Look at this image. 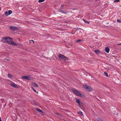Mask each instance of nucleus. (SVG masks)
I'll return each instance as SVG.
<instances>
[{"label": "nucleus", "mask_w": 121, "mask_h": 121, "mask_svg": "<svg viewBox=\"0 0 121 121\" xmlns=\"http://www.w3.org/2000/svg\"><path fill=\"white\" fill-rule=\"evenodd\" d=\"M0 121H2L1 120V118H0Z\"/></svg>", "instance_id": "nucleus-35"}, {"label": "nucleus", "mask_w": 121, "mask_h": 121, "mask_svg": "<svg viewBox=\"0 0 121 121\" xmlns=\"http://www.w3.org/2000/svg\"><path fill=\"white\" fill-rule=\"evenodd\" d=\"M6 59L8 61H9V60L8 59Z\"/></svg>", "instance_id": "nucleus-34"}, {"label": "nucleus", "mask_w": 121, "mask_h": 121, "mask_svg": "<svg viewBox=\"0 0 121 121\" xmlns=\"http://www.w3.org/2000/svg\"><path fill=\"white\" fill-rule=\"evenodd\" d=\"M5 15H6V16H8L9 15V14H8V12H7V11H6L5 12Z\"/></svg>", "instance_id": "nucleus-24"}, {"label": "nucleus", "mask_w": 121, "mask_h": 121, "mask_svg": "<svg viewBox=\"0 0 121 121\" xmlns=\"http://www.w3.org/2000/svg\"><path fill=\"white\" fill-rule=\"evenodd\" d=\"M13 40V39L12 38H11L10 37H9L8 39L6 42V43H8L9 44H11Z\"/></svg>", "instance_id": "nucleus-4"}, {"label": "nucleus", "mask_w": 121, "mask_h": 121, "mask_svg": "<svg viewBox=\"0 0 121 121\" xmlns=\"http://www.w3.org/2000/svg\"><path fill=\"white\" fill-rule=\"evenodd\" d=\"M97 119L98 121H103L101 119L99 118H98Z\"/></svg>", "instance_id": "nucleus-22"}, {"label": "nucleus", "mask_w": 121, "mask_h": 121, "mask_svg": "<svg viewBox=\"0 0 121 121\" xmlns=\"http://www.w3.org/2000/svg\"><path fill=\"white\" fill-rule=\"evenodd\" d=\"M83 20L85 23H87L88 24H89L90 23V22H89L87 21L84 19H83Z\"/></svg>", "instance_id": "nucleus-15"}, {"label": "nucleus", "mask_w": 121, "mask_h": 121, "mask_svg": "<svg viewBox=\"0 0 121 121\" xmlns=\"http://www.w3.org/2000/svg\"><path fill=\"white\" fill-rule=\"evenodd\" d=\"M64 6V5L63 4H61V7L59 9V11L60 12H61L63 13L66 14L67 13V12H63L62 9H63V7Z\"/></svg>", "instance_id": "nucleus-6"}, {"label": "nucleus", "mask_w": 121, "mask_h": 121, "mask_svg": "<svg viewBox=\"0 0 121 121\" xmlns=\"http://www.w3.org/2000/svg\"><path fill=\"white\" fill-rule=\"evenodd\" d=\"M79 29H81L79 28Z\"/></svg>", "instance_id": "nucleus-36"}, {"label": "nucleus", "mask_w": 121, "mask_h": 121, "mask_svg": "<svg viewBox=\"0 0 121 121\" xmlns=\"http://www.w3.org/2000/svg\"><path fill=\"white\" fill-rule=\"evenodd\" d=\"M11 44L17 46V44L15 42L12 41Z\"/></svg>", "instance_id": "nucleus-12"}, {"label": "nucleus", "mask_w": 121, "mask_h": 121, "mask_svg": "<svg viewBox=\"0 0 121 121\" xmlns=\"http://www.w3.org/2000/svg\"><path fill=\"white\" fill-rule=\"evenodd\" d=\"M8 76L9 78H12L13 77L12 75L11 74L9 73L8 74Z\"/></svg>", "instance_id": "nucleus-17"}, {"label": "nucleus", "mask_w": 121, "mask_h": 121, "mask_svg": "<svg viewBox=\"0 0 121 121\" xmlns=\"http://www.w3.org/2000/svg\"><path fill=\"white\" fill-rule=\"evenodd\" d=\"M56 114H57V115H59V113H56Z\"/></svg>", "instance_id": "nucleus-31"}, {"label": "nucleus", "mask_w": 121, "mask_h": 121, "mask_svg": "<svg viewBox=\"0 0 121 121\" xmlns=\"http://www.w3.org/2000/svg\"><path fill=\"white\" fill-rule=\"evenodd\" d=\"M117 45H121V43H119V44H118Z\"/></svg>", "instance_id": "nucleus-33"}, {"label": "nucleus", "mask_w": 121, "mask_h": 121, "mask_svg": "<svg viewBox=\"0 0 121 121\" xmlns=\"http://www.w3.org/2000/svg\"><path fill=\"white\" fill-rule=\"evenodd\" d=\"M117 22L119 23L121 22V21L119 19H117Z\"/></svg>", "instance_id": "nucleus-28"}, {"label": "nucleus", "mask_w": 121, "mask_h": 121, "mask_svg": "<svg viewBox=\"0 0 121 121\" xmlns=\"http://www.w3.org/2000/svg\"><path fill=\"white\" fill-rule=\"evenodd\" d=\"M8 13L9 14V15L11 13H12V11L11 10H9L8 11Z\"/></svg>", "instance_id": "nucleus-18"}, {"label": "nucleus", "mask_w": 121, "mask_h": 121, "mask_svg": "<svg viewBox=\"0 0 121 121\" xmlns=\"http://www.w3.org/2000/svg\"><path fill=\"white\" fill-rule=\"evenodd\" d=\"M9 38V37H3L1 41L2 42L4 43H6V42Z\"/></svg>", "instance_id": "nucleus-5"}, {"label": "nucleus", "mask_w": 121, "mask_h": 121, "mask_svg": "<svg viewBox=\"0 0 121 121\" xmlns=\"http://www.w3.org/2000/svg\"><path fill=\"white\" fill-rule=\"evenodd\" d=\"M78 113L81 116H82V112L81 111H78Z\"/></svg>", "instance_id": "nucleus-16"}, {"label": "nucleus", "mask_w": 121, "mask_h": 121, "mask_svg": "<svg viewBox=\"0 0 121 121\" xmlns=\"http://www.w3.org/2000/svg\"><path fill=\"white\" fill-rule=\"evenodd\" d=\"M94 52L97 54H98L100 52L99 50H95Z\"/></svg>", "instance_id": "nucleus-10"}, {"label": "nucleus", "mask_w": 121, "mask_h": 121, "mask_svg": "<svg viewBox=\"0 0 121 121\" xmlns=\"http://www.w3.org/2000/svg\"><path fill=\"white\" fill-rule=\"evenodd\" d=\"M10 28L11 30L13 31L17 29V28L16 27L13 26H11Z\"/></svg>", "instance_id": "nucleus-7"}, {"label": "nucleus", "mask_w": 121, "mask_h": 121, "mask_svg": "<svg viewBox=\"0 0 121 121\" xmlns=\"http://www.w3.org/2000/svg\"><path fill=\"white\" fill-rule=\"evenodd\" d=\"M76 29H75L76 30H78V28H76Z\"/></svg>", "instance_id": "nucleus-32"}, {"label": "nucleus", "mask_w": 121, "mask_h": 121, "mask_svg": "<svg viewBox=\"0 0 121 121\" xmlns=\"http://www.w3.org/2000/svg\"><path fill=\"white\" fill-rule=\"evenodd\" d=\"M110 49L109 48L107 47L105 48V51L107 53H108Z\"/></svg>", "instance_id": "nucleus-9"}, {"label": "nucleus", "mask_w": 121, "mask_h": 121, "mask_svg": "<svg viewBox=\"0 0 121 121\" xmlns=\"http://www.w3.org/2000/svg\"><path fill=\"white\" fill-rule=\"evenodd\" d=\"M32 90H33L37 94L38 93V91H36V90H35L34 88L33 87H32Z\"/></svg>", "instance_id": "nucleus-19"}, {"label": "nucleus", "mask_w": 121, "mask_h": 121, "mask_svg": "<svg viewBox=\"0 0 121 121\" xmlns=\"http://www.w3.org/2000/svg\"><path fill=\"white\" fill-rule=\"evenodd\" d=\"M84 87L87 91H92V88L90 86L85 85L84 86Z\"/></svg>", "instance_id": "nucleus-3"}, {"label": "nucleus", "mask_w": 121, "mask_h": 121, "mask_svg": "<svg viewBox=\"0 0 121 121\" xmlns=\"http://www.w3.org/2000/svg\"><path fill=\"white\" fill-rule=\"evenodd\" d=\"M11 84L12 85V86L14 87L15 88L17 87L16 84L15 83H13L12 84Z\"/></svg>", "instance_id": "nucleus-11"}, {"label": "nucleus", "mask_w": 121, "mask_h": 121, "mask_svg": "<svg viewBox=\"0 0 121 121\" xmlns=\"http://www.w3.org/2000/svg\"><path fill=\"white\" fill-rule=\"evenodd\" d=\"M40 112L43 115H45V112L43 111L42 110V112Z\"/></svg>", "instance_id": "nucleus-26"}, {"label": "nucleus", "mask_w": 121, "mask_h": 121, "mask_svg": "<svg viewBox=\"0 0 121 121\" xmlns=\"http://www.w3.org/2000/svg\"><path fill=\"white\" fill-rule=\"evenodd\" d=\"M58 116V117H59V118H61V117H62V115L60 114H59V115Z\"/></svg>", "instance_id": "nucleus-25"}, {"label": "nucleus", "mask_w": 121, "mask_h": 121, "mask_svg": "<svg viewBox=\"0 0 121 121\" xmlns=\"http://www.w3.org/2000/svg\"><path fill=\"white\" fill-rule=\"evenodd\" d=\"M72 90L73 93L77 95L82 97H84V95L77 90L73 88L72 89Z\"/></svg>", "instance_id": "nucleus-1"}, {"label": "nucleus", "mask_w": 121, "mask_h": 121, "mask_svg": "<svg viewBox=\"0 0 121 121\" xmlns=\"http://www.w3.org/2000/svg\"><path fill=\"white\" fill-rule=\"evenodd\" d=\"M34 86H36V87H38V85L35 83H33L32 84Z\"/></svg>", "instance_id": "nucleus-14"}, {"label": "nucleus", "mask_w": 121, "mask_h": 121, "mask_svg": "<svg viewBox=\"0 0 121 121\" xmlns=\"http://www.w3.org/2000/svg\"><path fill=\"white\" fill-rule=\"evenodd\" d=\"M33 42L34 43V42L32 40H31L30 41V43H31L32 42Z\"/></svg>", "instance_id": "nucleus-30"}, {"label": "nucleus", "mask_w": 121, "mask_h": 121, "mask_svg": "<svg viewBox=\"0 0 121 121\" xmlns=\"http://www.w3.org/2000/svg\"><path fill=\"white\" fill-rule=\"evenodd\" d=\"M22 79H28L29 80H30V77L29 76H25L22 77Z\"/></svg>", "instance_id": "nucleus-8"}, {"label": "nucleus", "mask_w": 121, "mask_h": 121, "mask_svg": "<svg viewBox=\"0 0 121 121\" xmlns=\"http://www.w3.org/2000/svg\"><path fill=\"white\" fill-rule=\"evenodd\" d=\"M120 1V0H115L114 2H119Z\"/></svg>", "instance_id": "nucleus-29"}, {"label": "nucleus", "mask_w": 121, "mask_h": 121, "mask_svg": "<svg viewBox=\"0 0 121 121\" xmlns=\"http://www.w3.org/2000/svg\"><path fill=\"white\" fill-rule=\"evenodd\" d=\"M76 102L77 103H78L79 105H80V100L79 99H77L76 100Z\"/></svg>", "instance_id": "nucleus-13"}, {"label": "nucleus", "mask_w": 121, "mask_h": 121, "mask_svg": "<svg viewBox=\"0 0 121 121\" xmlns=\"http://www.w3.org/2000/svg\"><path fill=\"white\" fill-rule=\"evenodd\" d=\"M58 57L60 59H63L64 60H65L66 59L68 60V57H66L64 55L60 54H59Z\"/></svg>", "instance_id": "nucleus-2"}, {"label": "nucleus", "mask_w": 121, "mask_h": 121, "mask_svg": "<svg viewBox=\"0 0 121 121\" xmlns=\"http://www.w3.org/2000/svg\"><path fill=\"white\" fill-rule=\"evenodd\" d=\"M104 75H105L106 76L108 77V73H107L106 72H104Z\"/></svg>", "instance_id": "nucleus-21"}, {"label": "nucleus", "mask_w": 121, "mask_h": 121, "mask_svg": "<svg viewBox=\"0 0 121 121\" xmlns=\"http://www.w3.org/2000/svg\"><path fill=\"white\" fill-rule=\"evenodd\" d=\"M82 41L81 40V39H78V40L77 41H76V42H79L81 41Z\"/></svg>", "instance_id": "nucleus-27"}, {"label": "nucleus", "mask_w": 121, "mask_h": 121, "mask_svg": "<svg viewBox=\"0 0 121 121\" xmlns=\"http://www.w3.org/2000/svg\"><path fill=\"white\" fill-rule=\"evenodd\" d=\"M36 110L37 111H38L39 112H42V110H41L40 109H38V108L36 109Z\"/></svg>", "instance_id": "nucleus-20"}, {"label": "nucleus", "mask_w": 121, "mask_h": 121, "mask_svg": "<svg viewBox=\"0 0 121 121\" xmlns=\"http://www.w3.org/2000/svg\"><path fill=\"white\" fill-rule=\"evenodd\" d=\"M44 1V0H39L38 1V2L39 3H41V2H43V1Z\"/></svg>", "instance_id": "nucleus-23"}]
</instances>
